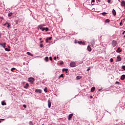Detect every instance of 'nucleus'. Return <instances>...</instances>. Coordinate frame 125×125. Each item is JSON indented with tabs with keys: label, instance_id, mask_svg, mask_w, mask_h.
<instances>
[{
	"label": "nucleus",
	"instance_id": "nucleus-56",
	"mask_svg": "<svg viewBox=\"0 0 125 125\" xmlns=\"http://www.w3.org/2000/svg\"><path fill=\"white\" fill-rule=\"evenodd\" d=\"M1 19H3V17H1Z\"/></svg>",
	"mask_w": 125,
	"mask_h": 125
},
{
	"label": "nucleus",
	"instance_id": "nucleus-53",
	"mask_svg": "<svg viewBox=\"0 0 125 125\" xmlns=\"http://www.w3.org/2000/svg\"><path fill=\"white\" fill-rule=\"evenodd\" d=\"M125 31H124V32H123V35H125Z\"/></svg>",
	"mask_w": 125,
	"mask_h": 125
},
{
	"label": "nucleus",
	"instance_id": "nucleus-31",
	"mask_svg": "<svg viewBox=\"0 0 125 125\" xmlns=\"http://www.w3.org/2000/svg\"><path fill=\"white\" fill-rule=\"evenodd\" d=\"M30 125H34L33 123L32 122V121H30L29 123Z\"/></svg>",
	"mask_w": 125,
	"mask_h": 125
},
{
	"label": "nucleus",
	"instance_id": "nucleus-50",
	"mask_svg": "<svg viewBox=\"0 0 125 125\" xmlns=\"http://www.w3.org/2000/svg\"><path fill=\"white\" fill-rule=\"evenodd\" d=\"M54 60H56V57H54Z\"/></svg>",
	"mask_w": 125,
	"mask_h": 125
},
{
	"label": "nucleus",
	"instance_id": "nucleus-54",
	"mask_svg": "<svg viewBox=\"0 0 125 125\" xmlns=\"http://www.w3.org/2000/svg\"><path fill=\"white\" fill-rule=\"evenodd\" d=\"M90 98H93V97L92 96H90Z\"/></svg>",
	"mask_w": 125,
	"mask_h": 125
},
{
	"label": "nucleus",
	"instance_id": "nucleus-3",
	"mask_svg": "<svg viewBox=\"0 0 125 125\" xmlns=\"http://www.w3.org/2000/svg\"><path fill=\"white\" fill-rule=\"evenodd\" d=\"M28 82L30 83H33V82H35V79H34V78H29L28 79Z\"/></svg>",
	"mask_w": 125,
	"mask_h": 125
},
{
	"label": "nucleus",
	"instance_id": "nucleus-47",
	"mask_svg": "<svg viewBox=\"0 0 125 125\" xmlns=\"http://www.w3.org/2000/svg\"><path fill=\"white\" fill-rule=\"evenodd\" d=\"M0 45H1V46H2L3 47V44L0 43Z\"/></svg>",
	"mask_w": 125,
	"mask_h": 125
},
{
	"label": "nucleus",
	"instance_id": "nucleus-45",
	"mask_svg": "<svg viewBox=\"0 0 125 125\" xmlns=\"http://www.w3.org/2000/svg\"><path fill=\"white\" fill-rule=\"evenodd\" d=\"M91 2H95V0H92Z\"/></svg>",
	"mask_w": 125,
	"mask_h": 125
},
{
	"label": "nucleus",
	"instance_id": "nucleus-12",
	"mask_svg": "<svg viewBox=\"0 0 125 125\" xmlns=\"http://www.w3.org/2000/svg\"><path fill=\"white\" fill-rule=\"evenodd\" d=\"M87 50H88V51H89V52L91 51L92 49H91V47H90V46L88 45V46H87Z\"/></svg>",
	"mask_w": 125,
	"mask_h": 125
},
{
	"label": "nucleus",
	"instance_id": "nucleus-33",
	"mask_svg": "<svg viewBox=\"0 0 125 125\" xmlns=\"http://www.w3.org/2000/svg\"><path fill=\"white\" fill-rule=\"evenodd\" d=\"M120 26H123V21H121V22L120 23Z\"/></svg>",
	"mask_w": 125,
	"mask_h": 125
},
{
	"label": "nucleus",
	"instance_id": "nucleus-2",
	"mask_svg": "<svg viewBox=\"0 0 125 125\" xmlns=\"http://www.w3.org/2000/svg\"><path fill=\"white\" fill-rule=\"evenodd\" d=\"M112 45L113 47H115L117 45V41L115 40L112 41Z\"/></svg>",
	"mask_w": 125,
	"mask_h": 125
},
{
	"label": "nucleus",
	"instance_id": "nucleus-37",
	"mask_svg": "<svg viewBox=\"0 0 125 125\" xmlns=\"http://www.w3.org/2000/svg\"><path fill=\"white\" fill-rule=\"evenodd\" d=\"M122 69H123V70H124V71H125V65L122 66Z\"/></svg>",
	"mask_w": 125,
	"mask_h": 125
},
{
	"label": "nucleus",
	"instance_id": "nucleus-4",
	"mask_svg": "<svg viewBox=\"0 0 125 125\" xmlns=\"http://www.w3.org/2000/svg\"><path fill=\"white\" fill-rule=\"evenodd\" d=\"M78 43L79 44H82L83 45H84V44H85V42H83L82 41H79Z\"/></svg>",
	"mask_w": 125,
	"mask_h": 125
},
{
	"label": "nucleus",
	"instance_id": "nucleus-34",
	"mask_svg": "<svg viewBox=\"0 0 125 125\" xmlns=\"http://www.w3.org/2000/svg\"><path fill=\"white\" fill-rule=\"evenodd\" d=\"M5 50H6V51H10V50L7 48H5Z\"/></svg>",
	"mask_w": 125,
	"mask_h": 125
},
{
	"label": "nucleus",
	"instance_id": "nucleus-24",
	"mask_svg": "<svg viewBox=\"0 0 125 125\" xmlns=\"http://www.w3.org/2000/svg\"><path fill=\"white\" fill-rule=\"evenodd\" d=\"M52 39V37H50L48 38H47L48 41H50V40H51Z\"/></svg>",
	"mask_w": 125,
	"mask_h": 125
},
{
	"label": "nucleus",
	"instance_id": "nucleus-6",
	"mask_svg": "<svg viewBox=\"0 0 125 125\" xmlns=\"http://www.w3.org/2000/svg\"><path fill=\"white\" fill-rule=\"evenodd\" d=\"M112 14L114 16H116L117 15V13L116 12V10L115 9L112 10Z\"/></svg>",
	"mask_w": 125,
	"mask_h": 125
},
{
	"label": "nucleus",
	"instance_id": "nucleus-11",
	"mask_svg": "<svg viewBox=\"0 0 125 125\" xmlns=\"http://www.w3.org/2000/svg\"><path fill=\"white\" fill-rule=\"evenodd\" d=\"M125 79V75H123L121 77V80H122V81H124Z\"/></svg>",
	"mask_w": 125,
	"mask_h": 125
},
{
	"label": "nucleus",
	"instance_id": "nucleus-49",
	"mask_svg": "<svg viewBox=\"0 0 125 125\" xmlns=\"http://www.w3.org/2000/svg\"><path fill=\"white\" fill-rule=\"evenodd\" d=\"M0 121H4V119H0Z\"/></svg>",
	"mask_w": 125,
	"mask_h": 125
},
{
	"label": "nucleus",
	"instance_id": "nucleus-27",
	"mask_svg": "<svg viewBox=\"0 0 125 125\" xmlns=\"http://www.w3.org/2000/svg\"><path fill=\"white\" fill-rule=\"evenodd\" d=\"M48 27L45 28V32H48Z\"/></svg>",
	"mask_w": 125,
	"mask_h": 125
},
{
	"label": "nucleus",
	"instance_id": "nucleus-18",
	"mask_svg": "<svg viewBox=\"0 0 125 125\" xmlns=\"http://www.w3.org/2000/svg\"><path fill=\"white\" fill-rule=\"evenodd\" d=\"M44 60L46 61V62H48V57H46Z\"/></svg>",
	"mask_w": 125,
	"mask_h": 125
},
{
	"label": "nucleus",
	"instance_id": "nucleus-42",
	"mask_svg": "<svg viewBox=\"0 0 125 125\" xmlns=\"http://www.w3.org/2000/svg\"><path fill=\"white\" fill-rule=\"evenodd\" d=\"M7 24H8V23H7V22L5 24H4V26H7Z\"/></svg>",
	"mask_w": 125,
	"mask_h": 125
},
{
	"label": "nucleus",
	"instance_id": "nucleus-1",
	"mask_svg": "<svg viewBox=\"0 0 125 125\" xmlns=\"http://www.w3.org/2000/svg\"><path fill=\"white\" fill-rule=\"evenodd\" d=\"M70 67H72V68H74V67H76V62H71L70 64Z\"/></svg>",
	"mask_w": 125,
	"mask_h": 125
},
{
	"label": "nucleus",
	"instance_id": "nucleus-60",
	"mask_svg": "<svg viewBox=\"0 0 125 125\" xmlns=\"http://www.w3.org/2000/svg\"><path fill=\"white\" fill-rule=\"evenodd\" d=\"M42 125H44L42 124Z\"/></svg>",
	"mask_w": 125,
	"mask_h": 125
},
{
	"label": "nucleus",
	"instance_id": "nucleus-55",
	"mask_svg": "<svg viewBox=\"0 0 125 125\" xmlns=\"http://www.w3.org/2000/svg\"><path fill=\"white\" fill-rule=\"evenodd\" d=\"M39 40H40V41H42V38H40Z\"/></svg>",
	"mask_w": 125,
	"mask_h": 125
},
{
	"label": "nucleus",
	"instance_id": "nucleus-28",
	"mask_svg": "<svg viewBox=\"0 0 125 125\" xmlns=\"http://www.w3.org/2000/svg\"><path fill=\"white\" fill-rule=\"evenodd\" d=\"M14 70H16V68L14 67H13L11 68V72H13V71H14Z\"/></svg>",
	"mask_w": 125,
	"mask_h": 125
},
{
	"label": "nucleus",
	"instance_id": "nucleus-23",
	"mask_svg": "<svg viewBox=\"0 0 125 125\" xmlns=\"http://www.w3.org/2000/svg\"><path fill=\"white\" fill-rule=\"evenodd\" d=\"M105 23H109L110 22V20L107 19L105 21Z\"/></svg>",
	"mask_w": 125,
	"mask_h": 125
},
{
	"label": "nucleus",
	"instance_id": "nucleus-29",
	"mask_svg": "<svg viewBox=\"0 0 125 125\" xmlns=\"http://www.w3.org/2000/svg\"><path fill=\"white\" fill-rule=\"evenodd\" d=\"M63 77H64V74H61L59 77V78H63Z\"/></svg>",
	"mask_w": 125,
	"mask_h": 125
},
{
	"label": "nucleus",
	"instance_id": "nucleus-40",
	"mask_svg": "<svg viewBox=\"0 0 125 125\" xmlns=\"http://www.w3.org/2000/svg\"><path fill=\"white\" fill-rule=\"evenodd\" d=\"M40 47H43V45L42 44H41Z\"/></svg>",
	"mask_w": 125,
	"mask_h": 125
},
{
	"label": "nucleus",
	"instance_id": "nucleus-16",
	"mask_svg": "<svg viewBox=\"0 0 125 125\" xmlns=\"http://www.w3.org/2000/svg\"><path fill=\"white\" fill-rule=\"evenodd\" d=\"M82 76H78L77 77H76V79L77 80H81V79H82Z\"/></svg>",
	"mask_w": 125,
	"mask_h": 125
},
{
	"label": "nucleus",
	"instance_id": "nucleus-38",
	"mask_svg": "<svg viewBox=\"0 0 125 125\" xmlns=\"http://www.w3.org/2000/svg\"><path fill=\"white\" fill-rule=\"evenodd\" d=\"M115 84H120V82H116Z\"/></svg>",
	"mask_w": 125,
	"mask_h": 125
},
{
	"label": "nucleus",
	"instance_id": "nucleus-26",
	"mask_svg": "<svg viewBox=\"0 0 125 125\" xmlns=\"http://www.w3.org/2000/svg\"><path fill=\"white\" fill-rule=\"evenodd\" d=\"M8 15L9 17H10V16H12V13H9Z\"/></svg>",
	"mask_w": 125,
	"mask_h": 125
},
{
	"label": "nucleus",
	"instance_id": "nucleus-44",
	"mask_svg": "<svg viewBox=\"0 0 125 125\" xmlns=\"http://www.w3.org/2000/svg\"><path fill=\"white\" fill-rule=\"evenodd\" d=\"M63 62H60V65H62L63 64Z\"/></svg>",
	"mask_w": 125,
	"mask_h": 125
},
{
	"label": "nucleus",
	"instance_id": "nucleus-5",
	"mask_svg": "<svg viewBox=\"0 0 125 125\" xmlns=\"http://www.w3.org/2000/svg\"><path fill=\"white\" fill-rule=\"evenodd\" d=\"M73 114H70L68 115V121H71L72 120V117H73Z\"/></svg>",
	"mask_w": 125,
	"mask_h": 125
},
{
	"label": "nucleus",
	"instance_id": "nucleus-32",
	"mask_svg": "<svg viewBox=\"0 0 125 125\" xmlns=\"http://www.w3.org/2000/svg\"><path fill=\"white\" fill-rule=\"evenodd\" d=\"M7 28L8 29L9 28V27H10V24H9V23H8V24H7Z\"/></svg>",
	"mask_w": 125,
	"mask_h": 125
},
{
	"label": "nucleus",
	"instance_id": "nucleus-59",
	"mask_svg": "<svg viewBox=\"0 0 125 125\" xmlns=\"http://www.w3.org/2000/svg\"><path fill=\"white\" fill-rule=\"evenodd\" d=\"M75 43H77V42H75Z\"/></svg>",
	"mask_w": 125,
	"mask_h": 125
},
{
	"label": "nucleus",
	"instance_id": "nucleus-19",
	"mask_svg": "<svg viewBox=\"0 0 125 125\" xmlns=\"http://www.w3.org/2000/svg\"><path fill=\"white\" fill-rule=\"evenodd\" d=\"M27 54L28 55H30V56H33V54H32L31 53H30V52H27Z\"/></svg>",
	"mask_w": 125,
	"mask_h": 125
},
{
	"label": "nucleus",
	"instance_id": "nucleus-57",
	"mask_svg": "<svg viewBox=\"0 0 125 125\" xmlns=\"http://www.w3.org/2000/svg\"><path fill=\"white\" fill-rule=\"evenodd\" d=\"M57 58H59L58 56H57Z\"/></svg>",
	"mask_w": 125,
	"mask_h": 125
},
{
	"label": "nucleus",
	"instance_id": "nucleus-41",
	"mask_svg": "<svg viewBox=\"0 0 125 125\" xmlns=\"http://www.w3.org/2000/svg\"><path fill=\"white\" fill-rule=\"evenodd\" d=\"M49 59L51 61H52V58L51 57H49Z\"/></svg>",
	"mask_w": 125,
	"mask_h": 125
},
{
	"label": "nucleus",
	"instance_id": "nucleus-58",
	"mask_svg": "<svg viewBox=\"0 0 125 125\" xmlns=\"http://www.w3.org/2000/svg\"><path fill=\"white\" fill-rule=\"evenodd\" d=\"M124 38H125V35H124Z\"/></svg>",
	"mask_w": 125,
	"mask_h": 125
},
{
	"label": "nucleus",
	"instance_id": "nucleus-13",
	"mask_svg": "<svg viewBox=\"0 0 125 125\" xmlns=\"http://www.w3.org/2000/svg\"><path fill=\"white\" fill-rule=\"evenodd\" d=\"M24 88H26L27 89V88H28L29 87V83H27L25 85V86H24Z\"/></svg>",
	"mask_w": 125,
	"mask_h": 125
},
{
	"label": "nucleus",
	"instance_id": "nucleus-17",
	"mask_svg": "<svg viewBox=\"0 0 125 125\" xmlns=\"http://www.w3.org/2000/svg\"><path fill=\"white\" fill-rule=\"evenodd\" d=\"M62 72H68V69L67 68L62 69Z\"/></svg>",
	"mask_w": 125,
	"mask_h": 125
},
{
	"label": "nucleus",
	"instance_id": "nucleus-30",
	"mask_svg": "<svg viewBox=\"0 0 125 125\" xmlns=\"http://www.w3.org/2000/svg\"><path fill=\"white\" fill-rule=\"evenodd\" d=\"M5 45H6V43H3V47L4 48L5 47Z\"/></svg>",
	"mask_w": 125,
	"mask_h": 125
},
{
	"label": "nucleus",
	"instance_id": "nucleus-46",
	"mask_svg": "<svg viewBox=\"0 0 125 125\" xmlns=\"http://www.w3.org/2000/svg\"><path fill=\"white\" fill-rule=\"evenodd\" d=\"M46 42H48V40L47 39V38L46 39Z\"/></svg>",
	"mask_w": 125,
	"mask_h": 125
},
{
	"label": "nucleus",
	"instance_id": "nucleus-52",
	"mask_svg": "<svg viewBox=\"0 0 125 125\" xmlns=\"http://www.w3.org/2000/svg\"><path fill=\"white\" fill-rule=\"evenodd\" d=\"M96 1H97V3H98V1H100V0H96Z\"/></svg>",
	"mask_w": 125,
	"mask_h": 125
},
{
	"label": "nucleus",
	"instance_id": "nucleus-10",
	"mask_svg": "<svg viewBox=\"0 0 125 125\" xmlns=\"http://www.w3.org/2000/svg\"><path fill=\"white\" fill-rule=\"evenodd\" d=\"M116 51L118 53L122 52V49H121V47H119Z\"/></svg>",
	"mask_w": 125,
	"mask_h": 125
},
{
	"label": "nucleus",
	"instance_id": "nucleus-15",
	"mask_svg": "<svg viewBox=\"0 0 125 125\" xmlns=\"http://www.w3.org/2000/svg\"><path fill=\"white\" fill-rule=\"evenodd\" d=\"M122 60V58H121V57L118 56L117 57V61H121Z\"/></svg>",
	"mask_w": 125,
	"mask_h": 125
},
{
	"label": "nucleus",
	"instance_id": "nucleus-22",
	"mask_svg": "<svg viewBox=\"0 0 125 125\" xmlns=\"http://www.w3.org/2000/svg\"><path fill=\"white\" fill-rule=\"evenodd\" d=\"M1 104L2 105V106H4V105H6V103L4 102H2Z\"/></svg>",
	"mask_w": 125,
	"mask_h": 125
},
{
	"label": "nucleus",
	"instance_id": "nucleus-39",
	"mask_svg": "<svg viewBox=\"0 0 125 125\" xmlns=\"http://www.w3.org/2000/svg\"><path fill=\"white\" fill-rule=\"evenodd\" d=\"M23 107L24 108H27V105H26V104H23Z\"/></svg>",
	"mask_w": 125,
	"mask_h": 125
},
{
	"label": "nucleus",
	"instance_id": "nucleus-7",
	"mask_svg": "<svg viewBox=\"0 0 125 125\" xmlns=\"http://www.w3.org/2000/svg\"><path fill=\"white\" fill-rule=\"evenodd\" d=\"M48 108H50V107H51V102L49 100L48 101Z\"/></svg>",
	"mask_w": 125,
	"mask_h": 125
},
{
	"label": "nucleus",
	"instance_id": "nucleus-48",
	"mask_svg": "<svg viewBox=\"0 0 125 125\" xmlns=\"http://www.w3.org/2000/svg\"><path fill=\"white\" fill-rule=\"evenodd\" d=\"M90 70V68L89 67L88 69L87 70V72L89 71Z\"/></svg>",
	"mask_w": 125,
	"mask_h": 125
},
{
	"label": "nucleus",
	"instance_id": "nucleus-51",
	"mask_svg": "<svg viewBox=\"0 0 125 125\" xmlns=\"http://www.w3.org/2000/svg\"><path fill=\"white\" fill-rule=\"evenodd\" d=\"M42 42H43V41H42L40 42V43H42Z\"/></svg>",
	"mask_w": 125,
	"mask_h": 125
},
{
	"label": "nucleus",
	"instance_id": "nucleus-14",
	"mask_svg": "<svg viewBox=\"0 0 125 125\" xmlns=\"http://www.w3.org/2000/svg\"><path fill=\"white\" fill-rule=\"evenodd\" d=\"M95 90V87H93L91 89V92H93Z\"/></svg>",
	"mask_w": 125,
	"mask_h": 125
},
{
	"label": "nucleus",
	"instance_id": "nucleus-35",
	"mask_svg": "<svg viewBox=\"0 0 125 125\" xmlns=\"http://www.w3.org/2000/svg\"><path fill=\"white\" fill-rule=\"evenodd\" d=\"M105 14H107V13H105V12H104V13H102V15H104V16H105Z\"/></svg>",
	"mask_w": 125,
	"mask_h": 125
},
{
	"label": "nucleus",
	"instance_id": "nucleus-25",
	"mask_svg": "<svg viewBox=\"0 0 125 125\" xmlns=\"http://www.w3.org/2000/svg\"><path fill=\"white\" fill-rule=\"evenodd\" d=\"M44 91H45V92H47V87L44 88Z\"/></svg>",
	"mask_w": 125,
	"mask_h": 125
},
{
	"label": "nucleus",
	"instance_id": "nucleus-43",
	"mask_svg": "<svg viewBox=\"0 0 125 125\" xmlns=\"http://www.w3.org/2000/svg\"><path fill=\"white\" fill-rule=\"evenodd\" d=\"M107 2H108V3H110V2H111V0H107Z\"/></svg>",
	"mask_w": 125,
	"mask_h": 125
},
{
	"label": "nucleus",
	"instance_id": "nucleus-9",
	"mask_svg": "<svg viewBox=\"0 0 125 125\" xmlns=\"http://www.w3.org/2000/svg\"><path fill=\"white\" fill-rule=\"evenodd\" d=\"M121 6H125V1L124 0H122L121 2Z\"/></svg>",
	"mask_w": 125,
	"mask_h": 125
},
{
	"label": "nucleus",
	"instance_id": "nucleus-21",
	"mask_svg": "<svg viewBox=\"0 0 125 125\" xmlns=\"http://www.w3.org/2000/svg\"><path fill=\"white\" fill-rule=\"evenodd\" d=\"M91 44H92V45H94V44H95V42H94V41H92Z\"/></svg>",
	"mask_w": 125,
	"mask_h": 125
},
{
	"label": "nucleus",
	"instance_id": "nucleus-20",
	"mask_svg": "<svg viewBox=\"0 0 125 125\" xmlns=\"http://www.w3.org/2000/svg\"><path fill=\"white\" fill-rule=\"evenodd\" d=\"M40 30H42V31H44L45 30V28L44 27H40Z\"/></svg>",
	"mask_w": 125,
	"mask_h": 125
},
{
	"label": "nucleus",
	"instance_id": "nucleus-8",
	"mask_svg": "<svg viewBox=\"0 0 125 125\" xmlns=\"http://www.w3.org/2000/svg\"><path fill=\"white\" fill-rule=\"evenodd\" d=\"M35 92H37L38 93H42V90L41 89H36Z\"/></svg>",
	"mask_w": 125,
	"mask_h": 125
},
{
	"label": "nucleus",
	"instance_id": "nucleus-36",
	"mask_svg": "<svg viewBox=\"0 0 125 125\" xmlns=\"http://www.w3.org/2000/svg\"><path fill=\"white\" fill-rule=\"evenodd\" d=\"M113 61H114V60L112 58L110 59V62H113Z\"/></svg>",
	"mask_w": 125,
	"mask_h": 125
}]
</instances>
